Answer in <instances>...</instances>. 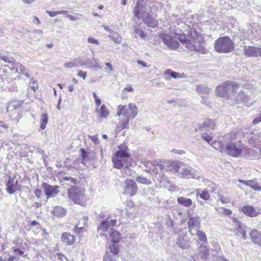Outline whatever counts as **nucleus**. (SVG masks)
Segmentation results:
<instances>
[{"label": "nucleus", "mask_w": 261, "mask_h": 261, "mask_svg": "<svg viewBox=\"0 0 261 261\" xmlns=\"http://www.w3.org/2000/svg\"><path fill=\"white\" fill-rule=\"evenodd\" d=\"M201 138L210 144L213 143V137L206 133L201 134Z\"/></svg>", "instance_id": "46"}, {"label": "nucleus", "mask_w": 261, "mask_h": 261, "mask_svg": "<svg viewBox=\"0 0 261 261\" xmlns=\"http://www.w3.org/2000/svg\"><path fill=\"white\" fill-rule=\"evenodd\" d=\"M93 94L95 101L96 105H97V107L99 106L101 104L100 99L97 97L95 92H93Z\"/></svg>", "instance_id": "57"}, {"label": "nucleus", "mask_w": 261, "mask_h": 261, "mask_svg": "<svg viewBox=\"0 0 261 261\" xmlns=\"http://www.w3.org/2000/svg\"><path fill=\"white\" fill-rule=\"evenodd\" d=\"M196 90L198 92L204 94H208L210 92V89L207 87L203 85H198Z\"/></svg>", "instance_id": "42"}, {"label": "nucleus", "mask_w": 261, "mask_h": 261, "mask_svg": "<svg viewBox=\"0 0 261 261\" xmlns=\"http://www.w3.org/2000/svg\"><path fill=\"white\" fill-rule=\"evenodd\" d=\"M221 147V152H225L227 154L234 157H238L241 153V150L237 147L236 144L232 142H226L224 147Z\"/></svg>", "instance_id": "6"}, {"label": "nucleus", "mask_w": 261, "mask_h": 261, "mask_svg": "<svg viewBox=\"0 0 261 261\" xmlns=\"http://www.w3.org/2000/svg\"><path fill=\"white\" fill-rule=\"evenodd\" d=\"M61 240L66 245H70L75 242V238L70 233L64 232L61 235Z\"/></svg>", "instance_id": "22"}, {"label": "nucleus", "mask_w": 261, "mask_h": 261, "mask_svg": "<svg viewBox=\"0 0 261 261\" xmlns=\"http://www.w3.org/2000/svg\"><path fill=\"white\" fill-rule=\"evenodd\" d=\"M53 214L57 217H63L66 214V210L59 206H56L54 208Z\"/></svg>", "instance_id": "25"}, {"label": "nucleus", "mask_w": 261, "mask_h": 261, "mask_svg": "<svg viewBox=\"0 0 261 261\" xmlns=\"http://www.w3.org/2000/svg\"><path fill=\"white\" fill-rule=\"evenodd\" d=\"M225 140H223V142H222L221 140L214 142L213 141V143H211V145L213 147L216 148L217 150H219L221 151V147H219V146H222V147L225 146Z\"/></svg>", "instance_id": "40"}, {"label": "nucleus", "mask_w": 261, "mask_h": 261, "mask_svg": "<svg viewBox=\"0 0 261 261\" xmlns=\"http://www.w3.org/2000/svg\"><path fill=\"white\" fill-rule=\"evenodd\" d=\"M110 37L117 44H120L122 41V37L117 33L113 34Z\"/></svg>", "instance_id": "45"}, {"label": "nucleus", "mask_w": 261, "mask_h": 261, "mask_svg": "<svg viewBox=\"0 0 261 261\" xmlns=\"http://www.w3.org/2000/svg\"><path fill=\"white\" fill-rule=\"evenodd\" d=\"M164 74L169 75L171 76V77L174 79H179L182 77L180 73L172 71L171 69H167L166 71H165Z\"/></svg>", "instance_id": "33"}, {"label": "nucleus", "mask_w": 261, "mask_h": 261, "mask_svg": "<svg viewBox=\"0 0 261 261\" xmlns=\"http://www.w3.org/2000/svg\"><path fill=\"white\" fill-rule=\"evenodd\" d=\"M214 48L219 53H230L234 49V45L229 37L223 36L215 41Z\"/></svg>", "instance_id": "2"}, {"label": "nucleus", "mask_w": 261, "mask_h": 261, "mask_svg": "<svg viewBox=\"0 0 261 261\" xmlns=\"http://www.w3.org/2000/svg\"><path fill=\"white\" fill-rule=\"evenodd\" d=\"M42 187L47 197H54L60 192V191L58 190V186H53L47 183L44 182L42 184Z\"/></svg>", "instance_id": "17"}, {"label": "nucleus", "mask_w": 261, "mask_h": 261, "mask_svg": "<svg viewBox=\"0 0 261 261\" xmlns=\"http://www.w3.org/2000/svg\"><path fill=\"white\" fill-rule=\"evenodd\" d=\"M88 42L95 45H99V41L93 37H89L87 39Z\"/></svg>", "instance_id": "56"}, {"label": "nucleus", "mask_w": 261, "mask_h": 261, "mask_svg": "<svg viewBox=\"0 0 261 261\" xmlns=\"http://www.w3.org/2000/svg\"><path fill=\"white\" fill-rule=\"evenodd\" d=\"M142 19L144 23L148 27L154 28L158 25V21L149 13L142 15Z\"/></svg>", "instance_id": "20"}, {"label": "nucleus", "mask_w": 261, "mask_h": 261, "mask_svg": "<svg viewBox=\"0 0 261 261\" xmlns=\"http://www.w3.org/2000/svg\"><path fill=\"white\" fill-rule=\"evenodd\" d=\"M214 261H227L224 257L221 256H217Z\"/></svg>", "instance_id": "64"}, {"label": "nucleus", "mask_w": 261, "mask_h": 261, "mask_svg": "<svg viewBox=\"0 0 261 261\" xmlns=\"http://www.w3.org/2000/svg\"><path fill=\"white\" fill-rule=\"evenodd\" d=\"M8 67L13 73H21V74H24L26 77L28 78L30 77V75L28 73V70L22 64L19 62H16L15 61L14 63L9 65Z\"/></svg>", "instance_id": "13"}, {"label": "nucleus", "mask_w": 261, "mask_h": 261, "mask_svg": "<svg viewBox=\"0 0 261 261\" xmlns=\"http://www.w3.org/2000/svg\"><path fill=\"white\" fill-rule=\"evenodd\" d=\"M68 198L74 203L82 205V189L80 186H72L68 190Z\"/></svg>", "instance_id": "5"}, {"label": "nucleus", "mask_w": 261, "mask_h": 261, "mask_svg": "<svg viewBox=\"0 0 261 261\" xmlns=\"http://www.w3.org/2000/svg\"><path fill=\"white\" fill-rule=\"evenodd\" d=\"M160 38L169 49H175L178 48L179 43L173 39L170 34L162 33L160 35Z\"/></svg>", "instance_id": "9"}, {"label": "nucleus", "mask_w": 261, "mask_h": 261, "mask_svg": "<svg viewBox=\"0 0 261 261\" xmlns=\"http://www.w3.org/2000/svg\"><path fill=\"white\" fill-rule=\"evenodd\" d=\"M46 12L49 14L50 16L55 17L58 14L64 13L65 11L63 10L58 11H47Z\"/></svg>", "instance_id": "53"}, {"label": "nucleus", "mask_w": 261, "mask_h": 261, "mask_svg": "<svg viewBox=\"0 0 261 261\" xmlns=\"http://www.w3.org/2000/svg\"><path fill=\"white\" fill-rule=\"evenodd\" d=\"M261 122V111L255 115V117L252 121L254 125L257 124Z\"/></svg>", "instance_id": "52"}, {"label": "nucleus", "mask_w": 261, "mask_h": 261, "mask_svg": "<svg viewBox=\"0 0 261 261\" xmlns=\"http://www.w3.org/2000/svg\"><path fill=\"white\" fill-rule=\"evenodd\" d=\"M13 251L15 252H18V253L21 256H23L24 257L27 256V254L24 255V252L22 251L19 250L18 248H14Z\"/></svg>", "instance_id": "62"}, {"label": "nucleus", "mask_w": 261, "mask_h": 261, "mask_svg": "<svg viewBox=\"0 0 261 261\" xmlns=\"http://www.w3.org/2000/svg\"><path fill=\"white\" fill-rule=\"evenodd\" d=\"M239 85L232 81H227L218 86L216 89L217 94L226 100H230L233 104L243 102L247 103L249 97L241 91L236 93Z\"/></svg>", "instance_id": "1"}, {"label": "nucleus", "mask_w": 261, "mask_h": 261, "mask_svg": "<svg viewBox=\"0 0 261 261\" xmlns=\"http://www.w3.org/2000/svg\"><path fill=\"white\" fill-rule=\"evenodd\" d=\"M118 256H114L108 252H107L103 257V261H117Z\"/></svg>", "instance_id": "44"}, {"label": "nucleus", "mask_w": 261, "mask_h": 261, "mask_svg": "<svg viewBox=\"0 0 261 261\" xmlns=\"http://www.w3.org/2000/svg\"><path fill=\"white\" fill-rule=\"evenodd\" d=\"M252 241L255 244L261 246V233L256 229H253L249 232Z\"/></svg>", "instance_id": "23"}, {"label": "nucleus", "mask_w": 261, "mask_h": 261, "mask_svg": "<svg viewBox=\"0 0 261 261\" xmlns=\"http://www.w3.org/2000/svg\"><path fill=\"white\" fill-rule=\"evenodd\" d=\"M177 202L179 204L186 207H189L192 204V201L190 198L184 197H179L177 198Z\"/></svg>", "instance_id": "29"}, {"label": "nucleus", "mask_w": 261, "mask_h": 261, "mask_svg": "<svg viewBox=\"0 0 261 261\" xmlns=\"http://www.w3.org/2000/svg\"><path fill=\"white\" fill-rule=\"evenodd\" d=\"M82 66V61L80 59L72 60L70 62L65 63L64 66L66 68H72Z\"/></svg>", "instance_id": "28"}, {"label": "nucleus", "mask_w": 261, "mask_h": 261, "mask_svg": "<svg viewBox=\"0 0 261 261\" xmlns=\"http://www.w3.org/2000/svg\"><path fill=\"white\" fill-rule=\"evenodd\" d=\"M199 194L200 198L204 200H208L210 198V195L208 192L207 191H200L198 190V192L197 193V195Z\"/></svg>", "instance_id": "41"}, {"label": "nucleus", "mask_w": 261, "mask_h": 261, "mask_svg": "<svg viewBox=\"0 0 261 261\" xmlns=\"http://www.w3.org/2000/svg\"><path fill=\"white\" fill-rule=\"evenodd\" d=\"M33 34L37 37V40H39L42 37L43 32L41 30H34L33 32Z\"/></svg>", "instance_id": "54"}, {"label": "nucleus", "mask_w": 261, "mask_h": 261, "mask_svg": "<svg viewBox=\"0 0 261 261\" xmlns=\"http://www.w3.org/2000/svg\"><path fill=\"white\" fill-rule=\"evenodd\" d=\"M215 122L211 119H206L204 121L202 124H198V127L195 129L196 131L202 130L213 129L215 127Z\"/></svg>", "instance_id": "21"}, {"label": "nucleus", "mask_w": 261, "mask_h": 261, "mask_svg": "<svg viewBox=\"0 0 261 261\" xmlns=\"http://www.w3.org/2000/svg\"><path fill=\"white\" fill-rule=\"evenodd\" d=\"M136 181L139 183L146 185H149L151 184V181L149 179L142 175L137 176L136 177Z\"/></svg>", "instance_id": "34"}, {"label": "nucleus", "mask_w": 261, "mask_h": 261, "mask_svg": "<svg viewBox=\"0 0 261 261\" xmlns=\"http://www.w3.org/2000/svg\"><path fill=\"white\" fill-rule=\"evenodd\" d=\"M119 150L115 154V156L112 158V161L115 163L116 160L118 163H122V161L130 157L128 148L126 145H121L118 146Z\"/></svg>", "instance_id": "7"}, {"label": "nucleus", "mask_w": 261, "mask_h": 261, "mask_svg": "<svg viewBox=\"0 0 261 261\" xmlns=\"http://www.w3.org/2000/svg\"><path fill=\"white\" fill-rule=\"evenodd\" d=\"M171 152L172 153H175V154H179V155H182V154H185L186 152L183 150L175 149H173L172 150H171Z\"/></svg>", "instance_id": "58"}, {"label": "nucleus", "mask_w": 261, "mask_h": 261, "mask_svg": "<svg viewBox=\"0 0 261 261\" xmlns=\"http://www.w3.org/2000/svg\"><path fill=\"white\" fill-rule=\"evenodd\" d=\"M189 219L188 222L189 230L192 236L194 235V228L196 227L199 228L200 227V220L198 216H189Z\"/></svg>", "instance_id": "16"}, {"label": "nucleus", "mask_w": 261, "mask_h": 261, "mask_svg": "<svg viewBox=\"0 0 261 261\" xmlns=\"http://www.w3.org/2000/svg\"><path fill=\"white\" fill-rule=\"evenodd\" d=\"M40 128L44 130L46 127V125L48 122V115L47 114H43L41 117L40 120Z\"/></svg>", "instance_id": "32"}, {"label": "nucleus", "mask_w": 261, "mask_h": 261, "mask_svg": "<svg viewBox=\"0 0 261 261\" xmlns=\"http://www.w3.org/2000/svg\"><path fill=\"white\" fill-rule=\"evenodd\" d=\"M145 166L144 170L149 173L156 174L158 172V170L156 168L157 166H161L162 164H144Z\"/></svg>", "instance_id": "26"}, {"label": "nucleus", "mask_w": 261, "mask_h": 261, "mask_svg": "<svg viewBox=\"0 0 261 261\" xmlns=\"http://www.w3.org/2000/svg\"><path fill=\"white\" fill-rule=\"evenodd\" d=\"M241 212L250 217H254L260 213V208L252 205H245L241 208Z\"/></svg>", "instance_id": "14"}, {"label": "nucleus", "mask_w": 261, "mask_h": 261, "mask_svg": "<svg viewBox=\"0 0 261 261\" xmlns=\"http://www.w3.org/2000/svg\"><path fill=\"white\" fill-rule=\"evenodd\" d=\"M7 192L10 194H14L17 190L18 181L15 179V176L10 175L8 180L6 181Z\"/></svg>", "instance_id": "12"}, {"label": "nucleus", "mask_w": 261, "mask_h": 261, "mask_svg": "<svg viewBox=\"0 0 261 261\" xmlns=\"http://www.w3.org/2000/svg\"><path fill=\"white\" fill-rule=\"evenodd\" d=\"M79 224L76 225L74 227V231L75 233L79 234L82 232V227H79Z\"/></svg>", "instance_id": "59"}, {"label": "nucleus", "mask_w": 261, "mask_h": 261, "mask_svg": "<svg viewBox=\"0 0 261 261\" xmlns=\"http://www.w3.org/2000/svg\"><path fill=\"white\" fill-rule=\"evenodd\" d=\"M196 230V235L198 238L199 241H202L204 243L207 242V238L206 236V234L204 232L202 231H201L200 230Z\"/></svg>", "instance_id": "39"}, {"label": "nucleus", "mask_w": 261, "mask_h": 261, "mask_svg": "<svg viewBox=\"0 0 261 261\" xmlns=\"http://www.w3.org/2000/svg\"><path fill=\"white\" fill-rule=\"evenodd\" d=\"M31 82L30 83L29 89L32 90L34 92H35L36 90H38V87L35 81L33 79H31Z\"/></svg>", "instance_id": "51"}, {"label": "nucleus", "mask_w": 261, "mask_h": 261, "mask_svg": "<svg viewBox=\"0 0 261 261\" xmlns=\"http://www.w3.org/2000/svg\"><path fill=\"white\" fill-rule=\"evenodd\" d=\"M190 48L192 50H195L201 54H205L206 52V48L199 43L197 45H192Z\"/></svg>", "instance_id": "31"}, {"label": "nucleus", "mask_w": 261, "mask_h": 261, "mask_svg": "<svg viewBox=\"0 0 261 261\" xmlns=\"http://www.w3.org/2000/svg\"><path fill=\"white\" fill-rule=\"evenodd\" d=\"M110 226V225H109V221H103L100 223V225L98 227V229L102 231H105L107 230L108 228Z\"/></svg>", "instance_id": "43"}, {"label": "nucleus", "mask_w": 261, "mask_h": 261, "mask_svg": "<svg viewBox=\"0 0 261 261\" xmlns=\"http://www.w3.org/2000/svg\"><path fill=\"white\" fill-rule=\"evenodd\" d=\"M140 0H138L136 3V6L134 8V13L135 17L139 18L141 17L142 18V15H145V14H148L146 12V8L143 5L140 4Z\"/></svg>", "instance_id": "18"}, {"label": "nucleus", "mask_w": 261, "mask_h": 261, "mask_svg": "<svg viewBox=\"0 0 261 261\" xmlns=\"http://www.w3.org/2000/svg\"><path fill=\"white\" fill-rule=\"evenodd\" d=\"M0 76L1 77L2 81L4 83H10L13 81V80H15L16 79V78L13 79V77L5 74L4 75H1Z\"/></svg>", "instance_id": "47"}, {"label": "nucleus", "mask_w": 261, "mask_h": 261, "mask_svg": "<svg viewBox=\"0 0 261 261\" xmlns=\"http://www.w3.org/2000/svg\"><path fill=\"white\" fill-rule=\"evenodd\" d=\"M94 156V153L93 152H88L84 149H83V162L84 160L89 161L91 160Z\"/></svg>", "instance_id": "38"}, {"label": "nucleus", "mask_w": 261, "mask_h": 261, "mask_svg": "<svg viewBox=\"0 0 261 261\" xmlns=\"http://www.w3.org/2000/svg\"><path fill=\"white\" fill-rule=\"evenodd\" d=\"M129 121V119L127 118H125V120L120 121L117 126V128L118 130H122L126 128L128 125Z\"/></svg>", "instance_id": "37"}, {"label": "nucleus", "mask_w": 261, "mask_h": 261, "mask_svg": "<svg viewBox=\"0 0 261 261\" xmlns=\"http://www.w3.org/2000/svg\"><path fill=\"white\" fill-rule=\"evenodd\" d=\"M232 220V225L234 226L236 230H237L236 234L239 235L242 234V238L246 240L247 239L246 229L247 228L243 223H242L237 218H231Z\"/></svg>", "instance_id": "11"}, {"label": "nucleus", "mask_w": 261, "mask_h": 261, "mask_svg": "<svg viewBox=\"0 0 261 261\" xmlns=\"http://www.w3.org/2000/svg\"><path fill=\"white\" fill-rule=\"evenodd\" d=\"M195 255L201 259H207L210 255L208 248L206 246L201 244L198 247L197 253Z\"/></svg>", "instance_id": "19"}, {"label": "nucleus", "mask_w": 261, "mask_h": 261, "mask_svg": "<svg viewBox=\"0 0 261 261\" xmlns=\"http://www.w3.org/2000/svg\"><path fill=\"white\" fill-rule=\"evenodd\" d=\"M63 179H64V180L69 181L70 184H73L74 185V186H75V185L77 184V180L76 179L74 178L66 176L64 177Z\"/></svg>", "instance_id": "55"}, {"label": "nucleus", "mask_w": 261, "mask_h": 261, "mask_svg": "<svg viewBox=\"0 0 261 261\" xmlns=\"http://www.w3.org/2000/svg\"><path fill=\"white\" fill-rule=\"evenodd\" d=\"M114 167L117 169H121L123 176H124V174L125 175H130V172L127 165L124 166V164H114Z\"/></svg>", "instance_id": "27"}, {"label": "nucleus", "mask_w": 261, "mask_h": 261, "mask_svg": "<svg viewBox=\"0 0 261 261\" xmlns=\"http://www.w3.org/2000/svg\"><path fill=\"white\" fill-rule=\"evenodd\" d=\"M201 98H202V100H201V102L202 103H203L208 106H210L211 102H210L206 98H204L203 97H201Z\"/></svg>", "instance_id": "63"}, {"label": "nucleus", "mask_w": 261, "mask_h": 261, "mask_svg": "<svg viewBox=\"0 0 261 261\" xmlns=\"http://www.w3.org/2000/svg\"><path fill=\"white\" fill-rule=\"evenodd\" d=\"M0 59L5 62L9 63L10 65L15 62V60L13 57L7 55H4L1 53H0Z\"/></svg>", "instance_id": "35"}, {"label": "nucleus", "mask_w": 261, "mask_h": 261, "mask_svg": "<svg viewBox=\"0 0 261 261\" xmlns=\"http://www.w3.org/2000/svg\"><path fill=\"white\" fill-rule=\"evenodd\" d=\"M134 32L136 34L139 36L143 39H145V38L146 37V34L141 29L135 28L134 29Z\"/></svg>", "instance_id": "49"}, {"label": "nucleus", "mask_w": 261, "mask_h": 261, "mask_svg": "<svg viewBox=\"0 0 261 261\" xmlns=\"http://www.w3.org/2000/svg\"><path fill=\"white\" fill-rule=\"evenodd\" d=\"M175 172L181 174L182 177L186 178H194L199 179L200 176L195 173V170L188 164H173Z\"/></svg>", "instance_id": "3"}, {"label": "nucleus", "mask_w": 261, "mask_h": 261, "mask_svg": "<svg viewBox=\"0 0 261 261\" xmlns=\"http://www.w3.org/2000/svg\"><path fill=\"white\" fill-rule=\"evenodd\" d=\"M109 249L113 255L118 254L119 252V245L118 243H112V244L110 245Z\"/></svg>", "instance_id": "30"}, {"label": "nucleus", "mask_w": 261, "mask_h": 261, "mask_svg": "<svg viewBox=\"0 0 261 261\" xmlns=\"http://www.w3.org/2000/svg\"><path fill=\"white\" fill-rule=\"evenodd\" d=\"M109 234L111 238L112 243H119L120 240V235L119 233L113 228H111Z\"/></svg>", "instance_id": "24"}, {"label": "nucleus", "mask_w": 261, "mask_h": 261, "mask_svg": "<svg viewBox=\"0 0 261 261\" xmlns=\"http://www.w3.org/2000/svg\"><path fill=\"white\" fill-rule=\"evenodd\" d=\"M222 213L225 215L228 216L232 214V211L229 209L224 208L223 209Z\"/></svg>", "instance_id": "61"}, {"label": "nucleus", "mask_w": 261, "mask_h": 261, "mask_svg": "<svg viewBox=\"0 0 261 261\" xmlns=\"http://www.w3.org/2000/svg\"><path fill=\"white\" fill-rule=\"evenodd\" d=\"M181 31L177 30V32H175L174 34L178 36V37L176 38V39H178L181 42H183L186 40V36L185 34H181Z\"/></svg>", "instance_id": "48"}, {"label": "nucleus", "mask_w": 261, "mask_h": 261, "mask_svg": "<svg viewBox=\"0 0 261 261\" xmlns=\"http://www.w3.org/2000/svg\"><path fill=\"white\" fill-rule=\"evenodd\" d=\"M34 194L37 197L40 198L42 194V192L40 189H36L34 191Z\"/></svg>", "instance_id": "60"}, {"label": "nucleus", "mask_w": 261, "mask_h": 261, "mask_svg": "<svg viewBox=\"0 0 261 261\" xmlns=\"http://www.w3.org/2000/svg\"><path fill=\"white\" fill-rule=\"evenodd\" d=\"M100 116L102 118H107L109 115V111L105 105H102L99 110Z\"/></svg>", "instance_id": "36"}, {"label": "nucleus", "mask_w": 261, "mask_h": 261, "mask_svg": "<svg viewBox=\"0 0 261 261\" xmlns=\"http://www.w3.org/2000/svg\"><path fill=\"white\" fill-rule=\"evenodd\" d=\"M244 54L248 57L259 56L261 57V48L254 46H245L243 48Z\"/></svg>", "instance_id": "15"}, {"label": "nucleus", "mask_w": 261, "mask_h": 261, "mask_svg": "<svg viewBox=\"0 0 261 261\" xmlns=\"http://www.w3.org/2000/svg\"><path fill=\"white\" fill-rule=\"evenodd\" d=\"M123 187V193L125 195H129L130 196L135 195L138 191V186L136 182L130 179H127L125 180Z\"/></svg>", "instance_id": "8"}, {"label": "nucleus", "mask_w": 261, "mask_h": 261, "mask_svg": "<svg viewBox=\"0 0 261 261\" xmlns=\"http://www.w3.org/2000/svg\"><path fill=\"white\" fill-rule=\"evenodd\" d=\"M249 187H250L254 190L258 191L259 186L258 185L256 178H254L253 180H250V184L249 185Z\"/></svg>", "instance_id": "50"}, {"label": "nucleus", "mask_w": 261, "mask_h": 261, "mask_svg": "<svg viewBox=\"0 0 261 261\" xmlns=\"http://www.w3.org/2000/svg\"><path fill=\"white\" fill-rule=\"evenodd\" d=\"M176 244L184 250L189 249L191 248V241L186 233H181L177 236Z\"/></svg>", "instance_id": "10"}, {"label": "nucleus", "mask_w": 261, "mask_h": 261, "mask_svg": "<svg viewBox=\"0 0 261 261\" xmlns=\"http://www.w3.org/2000/svg\"><path fill=\"white\" fill-rule=\"evenodd\" d=\"M138 113V108L133 103H129L127 108L125 106L119 105L117 108L116 115L119 116L122 115L125 118L133 119L137 115Z\"/></svg>", "instance_id": "4"}]
</instances>
